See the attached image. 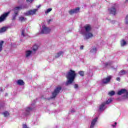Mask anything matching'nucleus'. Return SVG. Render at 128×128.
Here are the masks:
<instances>
[{"label":"nucleus","mask_w":128,"mask_h":128,"mask_svg":"<svg viewBox=\"0 0 128 128\" xmlns=\"http://www.w3.org/2000/svg\"><path fill=\"white\" fill-rule=\"evenodd\" d=\"M76 76V72L72 70H70L66 75V78H67V81L66 82V86L72 84L74 82V80Z\"/></svg>","instance_id":"nucleus-1"},{"label":"nucleus","mask_w":128,"mask_h":128,"mask_svg":"<svg viewBox=\"0 0 128 128\" xmlns=\"http://www.w3.org/2000/svg\"><path fill=\"white\" fill-rule=\"evenodd\" d=\"M78 74L81 76H84V71H80L78 72Z\"/></svg>","instance_id":"nucleus-30"},{"label":"nucleus","mask_w":128,"mask_h":128,"mask_svg":"<svg viewBox=\"0 0 128 128\" xmlns=\"http://www.w3.org/2000/svg\"><path fill=\"white\" fill-rule=\"evenodd\" d=\"M50 28L48 27H46V25H43L42 26V29L40 32V34H50Z\"/></svg>","instance_id":"nucleus-3"},{"label":"nucleus","mask_w":128,"mask_h":128,"mask_svg":"<svg viewBox=\"0 0 128 128\" xmlns=\"http://www.w3.org/2000/svg\"><path fill=\"white\" fill-rule=\"evenodd\" d=\"M64 52L62 51H60L59 52H58L55 54V58H60V56H64Z\"/></svg>","instance_id":"nucleus-14"},{"label":"nucleus","mask_w":128,"mask_h":128,"mask_svg":"<svg viewBox=\"0 0 128 128\" xmlns=\"http://www.w3.org/2000/svg\"><path fill=\"white\" fill-rule=\"evenodd\" d=\"M52 8H50L48 9L46 11H45V14H48V12H52Z\"/></svg>","instance_id":"nucleus-31"},{"label":"nucleus","mask_w":128,"mask_h":128,"mask_svg":"<svg viewBox=\"0 0 128 128\" xmlns=\"http://www.w3.org/2000/svg\"><path fill=\"white\" fill-rule=\"evenodd\" d=\"M108 12L112 14H116V10L114 8H112L108 9Z\"/></svg>","instance_id":"nucleus-13"},{"label":"nucleus","mask_w":128,"mask_h":128,"mask_svg":"<svg viewBox=\"0 0 128 128\" xmlns=\"http://www.w3.org/2000/svg\"><path fill=\"white\" fill-rule=\"evenodd\" d=\"M119 74H120V75L126 74V71L124 70H121L120 72H119Z\"/></svg>","instance_id":"nucleus-32"},{"label":"nucleus","mask_w":128,"mask_h":128,"mask_svg":"<svg viewBox=\"0 0 128 128\" xmlns=\"http://www.w3.org/2000/svg\"><path fill=\"white\" fill-rule=\"evenodd\" d=\"M112 78V76H107L106 78H104L102 80V84H108L110 82V80Z\"/></svg>","instance_id":"nucleus-9"},{"label":"nucleus","mask_w":128,"mask_h":128,"mask_svg":"<svg viewBox=\"0 0 128 128\" xmlns=\"http://www.w3.org/2000/svg\"><path fill=\"white\" fill-rule=\"evenodd\" d=\"M34 2V0H26L27 2Z\"/></svg>","instance_id":"nucleus-36"},{"label":"nucleus","mask_w":128,"mask_h":128,"mask_svg":"<svg viewBox=\"0 0 128 128\" xmlns=\"http://www.w3.org/2000/svg\"><path fill=\"white\" fill-rule=\"evenodd\" d=\"M52 19L49 20H48V24H50V22H52Z\"/></svg>","instance_id":"nucleus-39"},{"label":"nucleus","mask_w":128,"mask_h":128,"mask_svg":"<svg viewBox=\"0 0 128 128\" xmlns=\"http://www.w3.org/2000/svg\"><path fill=\"white\" fill-rule=\"evenodd\" d=\"M38 12V9H33L32 10H30L24 13V14L26 16H32L36 14V12Z\"/></svg>","instance_id":"nucleus-6"},{"label":"nucleus","mask_w":128,"mask_h":128,"mask_svg":"<svg viewBox=\"0 0 128 128\" xmlns=\"http://www.w3.org/2000/svg\"><path fill=\"white\" fill-rule=\"evenodd\" d=\"M26 18H24V16H20L19 17V20H20V22H24V20H26Z\"/></svg>","instance_id":"nucleus-24"},{"label":"nucleus","mask_w":128,"mask_h":128,"mask_svg":"<svg viewBox=\"0 0 128 128\" xmlns=\"http://www.w3.org/2000/svg\"><path fill=\"white\" fill-rule=\"evenodd\" d=\"M126 2H128V0H126Z\"/></svg>","instance_id":"nucleus-42"},{"label":"nucleus","mask_w":128,"mask_h":128,"mask_svg":"<svg viewBox=\"0 0 128 128\" xmlns=\"http://www.w3.org/2000/svg\"><path fill=\"white\" fill-rule=\"evenodd\" d=\"M32 50H27L26 52V58H30L32 56Z\"/></svg>","instance_id":"nucleus-16"},{"label":"nucleus","mask_w":128,"mask_h":128,"mask_svg":"<svg viewBox=\"0 0 128 128\" xmlns=\"http://www.w3.org/2000/svg\"><path fill=\"white\" fill-rule=\"evenodd\" d=\"M32 110V108L30 107H27L24 108V110L22 111V114L24 116H28L30 114V112Z\"/></svg>","instance_id":"nucleus-4"},{"label":"nucleus","mask_w":128,"mask_h":128,"mask_svg":"<svg viewBox=\"0 0 128 128\" xmlns=\"http://www.w3.org/2000/svg\"><path fill=\"white\" fill-rule=\"evenodd\" d=\"M8 30V28L6 27H2L0 29V34H2V32H4Z\"/></svg>","instance_id":"nucleus-19"},{"label":"nucleus","mask_w":128,"mask_h":128,"mask_svg":"<svg viewBox=\"0 0 128 128\" xmlns=\"http://www.w3.org/2000/svg\"><path fill=\"white\" fill-rule=\"evenodd\" d=\"M84 30L85 32H90V31L92 30V26H90V25L88 24H86L81 28V30Z\"/></svg>","instance_id":"nucleus-8"},{"label":"nucleus","mask_w":128,"mask_h":128,"mask_svg":"<svg viewBox=\"0 0 128 128\" xmlns=\"http://www.w3.org/2000/svg\"><path fill=\"white\" fill-rule=\"evenodd\" d=\"M112 62H106V63H105V66H112Z\"/></svg>","instance_id":"nucleus-28"},{"label":"nucleus","mask_w":128,"mask_h":128,"mask_svg":"<svg viewBox=\"0 0 128 128\" xmlns=\"http://www.w3.org/2000/svg\"><path fill=\"white\" fill-rule=\"evenodd\" d=\"M22 10V6H17L14 8V14L12 15L13 16V20H16V16H18V12Z\"/></svg>","instance_id":"nucleus-5"},{"label":"nucleus","mask_w":128,"mask_h":128,"mask_svg":"<svg viewBox=\"0 0 128 128\" xmlns=\"http://www.w3.org/2000/svg\"><path fill=\"white\" fill-rule=\"evenodd\" d=\"M3 114L4 116L6 117V116H10V113H8V112L6 111L4 112H3Z\"/></svg>","instance_id":"nucleus-26"},{"label":"nucleus","mask_w":128,"mask_h":128,"mask_svg":"<svg viewBox=\"0 0 128 128\" xmlns=\"http://www.w3.org/2000/svg\"><path fill=\"white\" fill-rule=\"evenodd\" d=\"M80 50H84V46H80Z\"/></svg>","instance_id":"nucleus-38"},{"label":"nucleus","mask_w":128,"mask_h":128,"mask_svg":"<svg viewBox=\"0 0 128 128\" xmlns=\"http://www.w3.org/2000/svg\"><path fill=\"white\" fill-rule=\"evenodd\" d=\"M121 46H126V42L124 40H122L120 42Z\"/></svg>","instance_id":"nucleus-21"},{"label":"nucleus","mask_w":128,"mask_h":128,"mask_svg":"<svg viewBox=\"0 0 128 128\" xmlns=\"http://www.w3.org/2000/svg\"><path fill=\"white\" fill-rule=\"evenodd\" d=\"M116 80H118V82H120V77H118L116 78Z\"/></svg>","instance_id":"nucleus-37"},{"label":"nucleus","mask_w":128,"mask_h":128,"mask_svg":"<svg viewBox=\"0 0 128 128\" xmlns=\"http://www.w3.org/2000/svg\"><path fill=\"white\" fill-rule=\"evenodd\" d=\"M78 88V84H75L74 85V88Z\"/></svg>","instance_id":"nucleus-35"},{"label":"nucleus","mask_w":128,"mask_h":128,"mask_svg":"<svg viewBox=\"0 0 128 128\" xmlns=\"http://www.w3.org/2000/svg\"><path fill=\"white\" fill-rule=\"evenodd\" d=\"M17 84L19 86H24V82L22 80H18L17 81Z\"/></svg>","instance_id":"nucleus-18"},{"label":"nucleus","mask_w":128,"mask_h":128,"mask_svg":"<svg viewBox=\"0 0 128 128\" xmlns=\"http://www.w3.org/2000/svg\"><path fill=\"white\" fill-rule=\"evenodd\" d=\"M126 98H128V91L126 92Z\"/></svg>","instance_id":"nucleus-40"},{"label":"nucleus","mask_w":128,"mask_h":128,"mask_svg":"<svg viewBox=\"0 0 128 128\" xmlns=\"http://www.w3.org/2000/svg\"><path fill=\"white\" fill-rule=\"evenodd\" d=\"M21 35L22 36H26V28H23L22 31Z\"/></svg>","instance_id":"nucleus-22"},{"label":"nucleus","mask_w":128,"mask_h":128,"mask_svg":"<svg viewBox=\"0 0 128 128\" xmlns=\"http://www.w3.org/2000/svg\"><path fill=\"white\" fill-rule=\"evenodd\" d=\"M96 122H98V117H96L94 119H93L90 125V128H94V126H96Z\"/></svg>","instance_id":"nucleus-11"},{"label":"nucleus","mask_w":128,"mask_h":128,"mask_svg":"<svg viewBox=\"0 0 128 128\" xmlns=\"http://www.w3.org/2000/svg\"><path fill=\"white\" fill-rule=\"evenodd\" d=\"M80 12V8H76L75 9L71 10L69 11L70 14H76Z\"/></svg>","instance_id":"nucleus-12"},{"label":"nucleus","mask_w":128,"mask_h":128,"mask_svg":"<svg viewBox=\"0 0 128 128\" xmlns=\"http://www.w3.org/2000/svg\"><path fill=\"white\" fill-rule=\"evenodd\" d=\"M38 45H34L32 47V50L34 52H36L38 50Z\"/></svg>","instance_id":"nucleus-23"},{"label":"nucleus","mask_w":128,"mask_h":128,"mask_svg":"<svg viewBox=\"0 0 128 128\" xmlns=\"http://www.w3.org/2000/svg\"><path fill=\"white\" fill-rule=\"evenodd\" d=\"M1 92H2V90H1Z\"/></svg>","instance_id":"nucleus-43"},{"label":"nucleus","mask_w":128,"mask_h":128,"mask_svg":"<svg viewBox=\"0 0 128 128\" xmlns=\"http://www.w3.org/2000/svg\"><path fill=\"white\" fill-rule=\"evenodd\" d=\"M126 91L127 90L126 89H122L121 90L118 91V96H120V94H126Z\"/></svg>","instance_id":"nucleus-17"},{"label":"nucleus","mask_w":128,"mask_h":128,"mask_svg":"<svg viewBox=\"0 0 128 128\" xmlns=\"http://www.w3.org/2000/svg\"><path fill=\"white\" fill-rule=\"evenodd\" d=\"M97 50H98V49H96V48L93 47L90 50V52H92V54H96Z\"/></svg>","instance_id":"nucleus-20"},{"label":"nucleus","mask_w":128,"mask_h":128,"mask_svg":"<svg viewBox=\"0 0 128 128\" xmlns=\"http://www.w3.org/2000/svg\"><path fill=\"white\" fill-rule=\"evenodd\" d=\"M10 14V12H6L4 14H3L0 17V22H2L4 20H6V16H8Z\"/></svg>","instance_id":"nucleus-10"},{"label":"nucleus","mask_w":128,"mask_h":128,"mask_svg":"<svg viewBox=\"0 0 128 128\" xmlns=\"http://www.w3.org/2000/svg\"><path fill=\"white\" fill-rule=\"evenodd\" d=\"M116 124H117V123L115 122L114 124L112 125V128H116Z\"/></svg>","instance_id":"nucleus-34"},{"label":"nucleus","mask_w":128,"mask_h":128,"mask_svg":"<svg viewBox=\"0 0 128 128\" xmlns=\"http://www.w3.org/2000/svg\"><path fill=\"white\" fill-rule=\"evenodd\" d=\"M125 22L126 24H128V15L126 16V18L125 19Z\"/></svg>","instance_id":"nucleus-33"},{"label":"nucleus","mask_w":128,"mask_h":128,"mask_svg":"<svg viewBox=\"0 0 128 128\" xmlns=\"http://www.w3.org/2000/svg\"><path fill=\"white\" fill-rule=\"evenodd\" d=\"M2 44H4V41H1L0 42V52L2 50Z\"/></svg>","instance_id":"nucleus-25"},{"label":"nucleus","mask_w":128,"mask_h":128,"mask_svg":"<svg viewBox=\"0 0 128 128\" xmlns=\"http://www.w3.org/2000/svg\"><path fill=\"white\" fill-rule=\"evenodd\" d=\"M112 102V98H110L108 99V100L106 102V104H110V102Z\"/></svg>","instance_id":"nucleus-29"},{"label":"nucleus","mask_w":128,"mask_h":128,"mask_svg":"<svg viewBox=\"0 0 128 128\" xmlns=\"http://www.w3.org/2000/svg\"><path fill=\"white\" fill-rule=\"evenodd\" d=\"M62 90V87L58 86L54 90V92L52 93V98H56L58 94L60 92V90Z\"/></svg>","instance_id":"nucleus-7"},{"label":"nucleus","mask_w":128,"mask_h":128,"mask_svg":"<svg viewBox=\"0 0 128 128\" xmlns=\"http://www.w3.org/2000/svg\"><path fill=\"white\" fill-rule=\"evenodd\" d=\"M38 8H40V5H39L38 6Z\"/></svg>","instance_id":"nucleus-41"},{"label":"nucleus","mask_w":128,"mask_h":128,"mask_svg":"<svg viewBox=\"0 0 128 128\" xmlns=\"http://www.w3.org/2000/svg\"><path fill=\"white\" fill-rule=\"evenodd\" d=\"M106 110V102H103L100 106V110L102 112Z\"/></svg>","instance_id":"nucleus-15"},{"label":"nucleus","mask_w":128,"mask_h":128,"mask_svg":"<svg viewBox=\"0 0 128 128\" xmlns=\"http://www.w3.org/2000/svg\"><path fill=\"white\" fill-rule=\"evenodd\" d=\"M114 94H115L114 91H111V92H108V95L110 96H114Z\"/></svg>","instance_id":"nucleus-27"},{"label":"nucleus","mask_w":128,"mask_h":128,"mask_svg":"<svg viewBox=\"0 0 128 128\" xmlns=\"http://www.w3.org/2000/svg\"><path fill=\"white\" fill-rule=\"evenodd\" d=\"M80 34L82 35L84 40H90V38H92L94 37V34L90 32H86L84 30H81Z\"/></svg>","instance_id":"nucleus-2"}]
</instances>
